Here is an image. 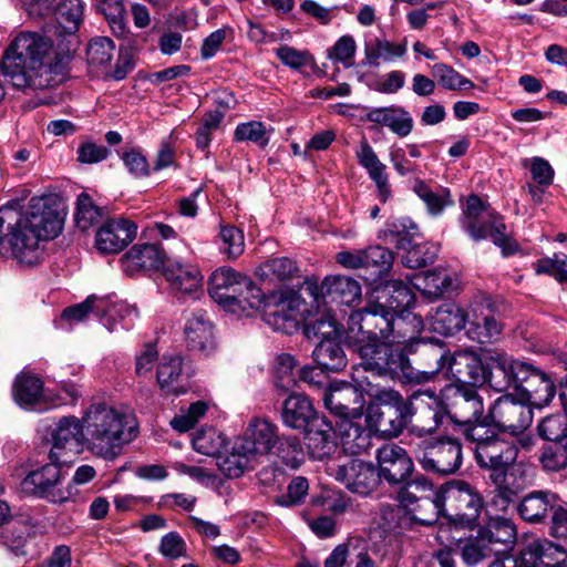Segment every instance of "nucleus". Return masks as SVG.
Returning <instances> with one entry per match:
<instances>
[{
    "label": "nucleus",
    "mask_w": 567,
    "mask_h": 567,
    "mask_svg": "<svg viewBox=\"0 0 567 567\" xmlns=\"http://www.w3.org/2000/svg\"><path fill=\"white\" fill-rule=\"evenodd\" d=\"M70 61V50L55 48L51 38L23 31L3 52L0 69L19 90H44L65 80Z\"/></svg>",
    "instance_id": "1"
},
{
    "label": "nucleus",
    "mask_w": 567,
    "mask_h": 567,
    "mask_svg": "<svg viewBox=\"0 0 567 567\" xmlns=\"http://www.w3.org/2000/svg\"><path fill=\"white\" fill-rule=\"evenodd\" d=\"M17 202L0 208V244L3 239V225L8 226V243L12 255L21 264L34 265L40 259V243L54 239L63 226V217L56 202L50 196L32 197L25 212L19 213Z\"/></svg>",
    "instance_id": "2"
},
{
    "label": "nucleus",
    "mask_w": 567,
    "mask_h": 567,
    "mask_svg": "<svg viewBox=\"0 0 567 567\" xmlns=\"http://www.w3.org/2000/svg\"><path fill=\"white\" fill-rule=\"evenodd\" d=\"M511 391H501L498 396V502L504 508L513 502L525 486L518 456V436L532 424L530 406Z\"/></svg>",
    "instance_id": "3"
},
{
    "label": "nucleus",
    "mask_w": 567,
    "mask_h": 567,
    "mask_svg": "<svg viewBox=\"0 0 567 567\" xmlns=\"http://www.w3.org/2000/svg\"><path fill=\"white\" fill-rule=\"evenodd\" d=\"M422 328L421 316H413V323L410 324L404 317L398 318L383 303L371 301L363 309L350 313L344 340L355 352L361 346L382 341L411 343L416 340Z\"/></svg>",
    "instance_id": "4"
},
{
    "label": "nucleus",
    "mask_w": 567,
    "mask_h": 567,
    "mask_svg": "<svg viewBox=\"0 0 567 567\" xmlns=\"http://www.w3.org/2000/svg\"><path fill=\"white\" fill-rule=\"evenodd\" d=\"M433 396L432 388L419 389L409 396L395 390H381L365 411V422L373 432L384 437H398L404 429L411 433V426L417 422L427 421L425 398Z\"/></svg>",
    "instance_id": "5"
},
{
    "label": "nucleus",
    "mask_w": 567,
    "mask_h": 567,
    "mask_svg": "<svg viewBox=\"0 0 567 567\" xmlns=\"http://www.w3.org/2000/svg\"><path fill=\"white\" fill-rule=\"evenodd\" d=\"M476 388L446 384L439 393L432 389L433 396L425 398V406H423L427 421L417 422L411 426L413 436L416 439L431 436L443 424L445 417L463 426L483 416L484 404Z\"/></svg>",
    "instance_id": "6"
},
{
    "label": "nucleus",
    "mask_w": 567,
    "mask_h": 567,
    "mask_svg": "<svg viewBox=\"0 0 567 567\" xmlns=\"http://www.w3.org/2000/svg\"><path fill=\"white\" fill-rule=\"evenodd\" d=\"M81 419L86 450L106 461H114L136 436L134 426L125 429L127 416L104 402L92 403Z\"/></svg>",
    "instance_id": "7"
},
{
    "label": "nucleus",
    "mask_w": 567,
    "mask_h": 567,
    "mask_svg": "<svg viewBox=\"0 0 567 567\" xmlns=\"http://www.w3.org/2000/svg\"><path fill=\"white\" fill-rule=\"evenodd\" d=\"M240 287V296L235 301V307L261 310L262 318L275 331L291 334L298 330L300 322V298L286 291H271L264 293L254 281L245 275Z\"/></svg>",
    "instance_id": "8"
},
{
    "label": "nucleus",
    "mask_w": 567,
    "mask_h": 567,
    "mask_svg": "<svg viewBox=\"0 0 567 567\" xmlns=\"http://www.w3.org/2000/svg\"><path fill=\"white\" fill-rule=\"evenodd\" d=\"M511 390L537 409L548 405L556 393L548 374L529 363L498 353V392Z\"/></svg>",
    "instance_id": "9"
},
{
    "label": "nucleus",
    "mask_w": 567,
    "mask_h": 567,
    "mask_svg": "<svg viewBox=\"0 0 567 567\" xmlns=\"http://www.w3.org/2000/svg\"><path fill=\"white\" fill-rule=\"evenodd\" d=\"M394 342L382 341L361 346L355 351L367 371L380 377H389L405 385L424 384L433 381V372L421 371L411 364L406 346H394Z\"/></svg>",
    "instance_id": "10"
},
{
    "label": "nucleus",
    "mask_w": 567,
    "mask_h": 567,
    "mask_svg": "<svg viewBox=\"0 0 567 567\" xmlns=\"http://www.w3.org/2000/svg\"><path fill=\"white\" fill-rule=\"evenodd\" d=\"M429 355L434 359V367L426 372H433V379L445 371L446 375L454 379L451 384L482 386L489 383L493 371L488 364L470 350H458L454 353L443 350L441 347L430 349Z\"/></svg>",
    "instance_id": "11"
},
{
    "label": "nucleus",
    "mask_w": 567,
    "mask_h": 567,
    "mask_svg": "<svg viewBox=\"0 0 567 567\" xmlns=\"http://www.w3.org/2000/svg\"><path fill=\"white\" fill-rule=\"evenodd\" d=\"M444 516L464 527L473 528L484 508V499L470 483L453 480L441 485Z\"/></svg>",
    "instance_id": "12"
},
{
    "label": "nucleus",
    "mask_w": 567,
    "mask_h": 567,
    "mask_svg": "<svg viewBox=\"0 0 567 567\" xmlns=\"http://www.w3.org/2000/svg\"><path fill=\"white\" fill-rule=\"evenodd\" d=\"M415 457L426 472L441 475L455 473L462 465V444L457 439L443 436L440 439H417Z\"/></svg>",
    "instance_id": "13"
},
{
    "label": "nucleus",
    "mask_w": 567,
    "mask_h": 567,
    "mask_svg": "<svg viewBox=\"0 0 567 567\" xmlns=\"http://www.w3.org/2000/svg\"><path fill=\"white\" fill-rule=\"evenodd\" d=\"M61 464L60 461L50 460L49 463L27 473L20 483L21 492L52 504L61 505L70 502L74 493L72 486L58 488L63 480Z\"/></svg>",
    "instance_id": "14"
},
{
    "label": "nucleus",
    "mask_w": 567,
    "mask_h": 567,
    "mask_svg": "<svg viewBox=\"0 0 567 567\" xmlns=\"http://www.w3.org/2000/svg\"><path fill=\"white\" fill-rule=\"evenodd\" d=\"M458 225L472 240L496 244V215L489 203L476 194L460 198Z\"/></svg>",
    "instance_id": "15"
},
{
    "label": "nucleus",
    "mask_w": 567,
    "mask_h": 567,
    "mask_svg": "<svg viewBox=\"0 0 567 567\" xmlns=\"http://www.w3.org/2000/svg\"><path fill=\"white\" fill-rule=\"evenodd\" d=\"M306 291L319 303L330 307H352L361 300L359 281L347 276L327 277L320 285L316 280H306Z\"/></svg>",
    "instance_id": "16"
},
{
    "label": "nucleus",
    "mask_w": 567,
    "mask_h": 567,
    "mask_svg": "<svg viewBox=\"0 0 567 567\" xmlns=\"http://www.w3.org/2000/svg\"><path fill=\"white\" fill-rule=\"evenodd\" d=\"M52 447L50 460L66 463L63 458L66 454H78L86 450V441L82 419L74 415L61 417L50 432Z\"/></svg>",
    "instance_id": "17"
},
{
    "label": "nucleus",
    "mask_w": 567,
    "mask_h": 567,
    "mask_svg": "<svg viewBox=\"0 0 567 567\" xmlns=\"http://www.w3.org/2000/svg\"><path fill=\"white\" fill-rule=\"evenodd\" d=\"M377 461L381 481L391 486H399L413 475V461L398 444L388 443L378 449Z\"/></svg>",
    "instance_id": "18"
},
{
    "label": "nucleus",
    "mask_w": 567,
    "mask_h": 567,
    "mask_svg": "<svg viewBox=\"0 0 567 567\" xmlns=\"http://www.w3.org/2000/svg\"><path fill=\"white\" fill-rule=\"evenodd\" d=\"M195 370L181 354H165L157 365L156 378L162 391L179 395L190 389Z\"/></svg>",
    "instance_id": "19"
},
{
    "label": "nucleus",
    "mask_w": 567,
    "mask_h": 567,
    "mask_svg": "<svg viewBox=\"0 0 567 567\" xmlns=\"http://www.w3.org/2000/svg\"><path fill=\"white\" fill-rule=\"evenodd\" d=\"M567 558L565 548L546 538L529 542L520 550V563L516 558H506L502 567H555Z\"/></svg>",
    "instance_id": "20"
},
{
    "label": "nucleus",
    "mask_w": 567,
    "mask_h": 567,
    "mask_svg": "<svg viewBox=\"0 0 567 567\" xmlns=\"http://www.w3.org/2000/svg\"><path fill=\"white\" fill-rule=\"evenodd\" d=\"M336 478L350 492L364 496L377 489L381 482L377 466L357 458L340 465L336 472Z\"/></svg>",
    "instance_id": "21"
},
{
    "label": "nucleus",
    "mask_w": 567,
    "mask_h": 567,
    "mask_svg": "<svg viewBox=\"0 0 567 567\" xmlns=\"http://www.w3.org/2000/svg\"><path fill=\"white\" fill-rule=\"evenodd\" d=\"M496 334L494 301L491 297L476 300L473 305V320L467 337L481 344V351L493 352Z\"/></svg>",
    "instance_id": "22"
},
{
    "label": "nucleus",
    "mask_w": 567,
    "mask_h": 567,
    "mask_svg": "<svg viewBox=\"0 0 567 567\" xmlns=\"http://www.w3.org/2000/svg\"><path fill=\"white\" fill-rule=\"evenodd\" d=\"M137 226L125 218L107 219L97 229L95 247L102 254H117L136 237Z\"/></svg>",
    "instance_id": "23"
},
{
    "label": "nucleus",
    "mask_w": 567,
    "mask_h": 567,
    "mask_svg": "<svg viewBox=\"0 0 567 567\" xmlns=\"http://www.w3.org/2000/svg\"><path fill=\"white\" fill-rule=\"evenodd\" d=\"M322 401L327 410L347 421L358 415L362 408L363 394L353 384L342 382L324 388Z\"/></svg>",
    "instance_id": "24"
},
{
    "label": "nucleus",
    "mask_w": 567,
    "mask_h": 567,
    "mask_svg": "<svg viewBox=\"0 0 567 567\" xmlns=\"http://www.w3.org/2000/svg\"><path fill=\"white\" fill-rule=\"evenodd\" d=\"M163 275L175 293L197 298L202 292L203 276L195 265L167 260L163 268Z\"/></svg>",
    "instance_id": "25"
},
{
    "label": "nucleus",
    "mask_w": 567,
    "mask_h": 567,
    "mask_svg": "<svg viewBox=\"0 0 567 567\" xmlns=\"http://www.w3.org/2000/svg\"><path fill=\"white\" fill-rule=\"evenodd\" d=\"M245 275L230 267H220L216 269L208 281V292L210 297L219 305L231 308L240 296V287L246 285L243 281Z\"/></svg>",
    "instance_id": "26"
},
{
    "label": "nucleus",
    "mask_w": 567,
    "mask_h": 567,
    "mask_svg": "<svg viewBox=\"0 0 567 567\" xmlns=\"http://www.w3.org/2000/svg\"><path fill=\"white\" fill-rule=\"evenodd\" d=\"M278 439L275 424L265 419H255L240 442V450L246 454L266 455L274 451Z\"/></svg>",
    "instance_id": "27"
},
{
    "label": "nucleus",
    "mask_w": 567,
    "mask_h": 567,
    "mask_svg": "<svg viewBox=\"0 0 567 567\" xmlns=\"http://www.w3.org/2000/svg\"><path fill=\"white\" fill-rule=\"evenodd\" d=\"M476 536L468 537L464 543H460L462 558L467 565H476L483 559L491 557L493 545L496 543L494 529H496V518L488 516L484 524H477Z\"/></svg>",
    "instance_id": "28"
},
{
    "label": "nucleus",
    "mask_w": 567,
    "mask_h": 567,
    "mask_svg": "<svg viewBox=\"0 0 567 567\" xmlns=\"http://www.w3.org/2000/svg\"><path fill=\"white\" fill-rule=\"evenodd\" d=\"M165 252L159 244H135L122 257L123 270L133 276L138 271L164 267Z\"/></svg>",
    "instance_id": "29"
},
{
    "label": "nucleus",
    "mask_w": 567,
    "mask_h": 567,
    "mask_svg": "<svg viewBox=\"0 0 567 567\" xmlns=\"http://www.w3.org/2000/svg\"><path fill=\"white\" fill-rule=\"evenodd\" d=\"M305 444L308 454L313 460H323L333 453L336 449L333 426L323 415L315 417L305 430Z\"/></svg>",
    "instance_id": "30"
},
{
    "label": "nucleus",
    "mask_w": 567,
    "mask_h": 567,
    "mask_svg": "<svg viewBox=\"0 0 567 567\" xmlns=\"http://www.w3.org/2000/svg\"><path fill=\"white\" fill-rule=\"evenodd\" d=\"M185 336L192 351H197L206 357L215 349L213 326L204 310H195L187 318Z\"/></svg>",
    "instance_id": "31"
},
{
    "label": "nucleus",
    "mask_w": 567,
    "mask_h": 567,
    "mask_svg": "<svg viewBox=\"0 0 567 567\" xmlns=\"http://www.w3.org/2000/svg\"><path fill=\"white\" fill-rule=\"evenodd\" d=\"M305 394L292 393L282 403L281 421L291 429L306 430L315 417H321Z\"/></svg>",
    "instance_id": "32"
},
{
    "label": "nucleus",
    "mask_w": 567,
    "mask_h": 567,
    "mask_svg": "<svg viewBox=\"0 0 567 567\" xmlns=\"http://www.w3.org/2000/svg\"><path fill=\"white\" fill-rule=\"evenodd\" d=\"M378 238L385 245H392L398 250L408 249L415 240L421 239L419 226L409 217L388 220L379 230Z\"/></svg>",
    "instance_id": "33"
},
{
    "label": "nucleus",
    "mask_w": 567,
    "mask_h": 567,
    "mask_svg": "<svg viewBox=\"0 0 567 567\" xmlns=\"http://www.w3.org/2000/svg\"><path fill=\"white\" fill-rule=\"evenodd\" d=\"M357 157L359 164L367 169L369 177L374 182L380 202L386 203L392 196L386 166L379 159L367 141L361 143Z\"/></svg>",
    "instance_id": "34"
},
{
    "label": "nucleus",
    "mask_w": 567,
    "mask_h": 567,
    "mask_svg": "<svg viewBox=\"0 0 567 567\" xmlns=\"http://www.w3.org/2000/svg\"><path fill=\"white\" fill-rule=\"evenodd\" d=\"M367 121L388 127L392 133L400 137L408 136L413 130V118L403 107L390 105L371 109L365 114Z\"/></svg>",
    "instance_id": "35"
},
{
    "label": "nucleus",
    "mask_w": 567,
    "mask_h": 567,
    "mask_svg": "<svg viewBox=\"0 0 567 567\" xmlns=\"http://www.w3.org/2000/svg\"><path fill=\"white\" fill-rule=\"evenodd\" d=\"M105 309L101 310L100 319L109 331L130 330L138 318L137 309L125 301L113 300L112 296L101 297Z\"/></svg>",
    "instance_id": "36"
},
{
    "label": "nucleus",
    "mask_w": 567,
    "mask_h": 567,
    "mask_svg": "<svg viewBox=\"0 0 567 567\" xmlns=\"http://www.w3.org/2000/svg\"><path fill=\"white\" fill-rule=\"evenodd\" d=\"M559 501L558 495L550 492H533L525 496L516 506L519 515L527 522L536 523L553 513Z\"/></svg>",
    "instance_id": "37"
},
{
    "label": "nucleus",
    "mask_w": 567,
    "mask_h": 567,
    "mask_svg": "<svg viewBox=\"0 0 567 567\" xmlns=\"http://www.w3.org/2000/svg\"><path fill=\"white\" fill-rule=\"evenodd\" d=\"M386 299L383 303L389 310L395 312L398 318H405V322L412 324L414 313L409 309L415 301L413 290L401 280H390L385 284Z\"/></svg>",
    "instance_id": "38"
},
{
    "label": "nucleus",
    "mask_w": 567,
    "mask_h": 567,
    "mask_svg": "<svg viewBox=\"0 0 567 567\" xmlns=\"http://www.w3.org/2000/svg\"><path fill=\"white\" fill-rule=\"evenodd\" d=\"M467 322V313L455 302H445L437 307L432 326L433 329L445 337L454 336Z\"/></svg>",
    "instance_id": "39"
},
{
    "label": "nucleus",
    "mask_w": 567,
    "mask_h": 567,
    "mask_svg": "<svg viewBox=\"0 0 567 567\" xmlns=\"http://www.w3.org/2000/svg\"><path fill=\"white\" fill-rule=\"evenodd\" d=\"M411 516L412 520L424 526L433 525L440 516H444V504L442 498V488L434 497H421L413 504L401 505Z\"/></svg>",
    "instance_id": "40"
},
{
    "label": "nucleus",
    "mask_w": 567,
    "mask_h": 567,
    "mask_svg": "<svg viewBox=\"0 0 567 567\" xmlns=\"http://www.w3.org/2000/svg\"><path fill=\"white\" fill-rule=\"evenodd\" d=\"M317 365L326 372H340L347 367V357L342 346L333 339L320 340L312 351Z\"/></svg>",
    "instance_id": "41"
},
{
    "label": "nucleus",
    "mask_w": 567,
    "mask_h": 567,
    "mask_svg": "<svg viewBox=\"0 0 567 567\" xmlns=\"http://www.w3.org/2000/svg\"><path fill=\"white\" fill-rule=\"evenodd\" d=\"M342 427L341 445L346 453L359 455L369 450L373 432L371 427H364L350 420L344 421Z\"/></svg>",
    "instance_id": "42"
},
{
    "label": "nucleus",
    "mask_w": 567,
    "mask_h": 567,
    "mask_svg": "<svg viewBox=\"0 0 567 567\" xmlns=\"http://www.w3.org/2000/svg\"><path fill=\"white\" fill-rule=\"evenodd\" d=\"M43 385L39 377L32 373H20L12 386L14 401L22 408L33 406L42 396Z\"/></svg>",
    "instance_id": "43"
},
{
    "label": "nucleus",
    "mask_w": 567,
    "mask_h": 567,
    "mask_svg": "<svg viewBox=\"0 0 567 567\" xmlns=\"http://www.w3.org/2000/svg\"><path fill=\"white\" fill-rule=\"evenodd\" d=\"M296 261L288 257H276L260 264L257 274L262 280L284 282L298 277Z\"/></svg>",
    "instance_id": "44"
},
{
    "label": "nucleus",
    "mask_w": 567,
    "mask_h": 567,
    "mask_svg": "<svg viewBox=\"0 0 567 567\" xmlns=\"http://www.w3.org/2000/svg\"><path fill=\"white\" fill-rule=\"evenodd\" d=\"M97 11L104 16L115 37L125 38L127 35V10L124 0H101Z\"/></svg>",
    "instance_id": "45"
},
{
    "label": "nucleus",
    "mask_w": 567,
    "mask_h": 567,
    "mask_svg": "<svg viewBox=\"0 0 567 567\" xmlns=\"http://www.w3.org/2000/svg\"><path fill=\"white\" fill-rule=\"evenodd\" d=\"M495 408L496 401L489 405L488 413L486 415L474 420L472 423L463 425V435L467 441L477 445L478 443H485V441H491L496 437V420L494 416Z\"/></svg>",
    "instance_id": "46"
},
{
    "label": "nucleus",
    "mask_w": 567,
    "mask_h": 567,
    "mask_svg": "<svg viewBox=\"0 0 567 567\" xmlns=\"http://www.w3.org/2000/svg\"><path fill=\"white\" fill-rule=\"evenodd\" d=\"M105 216V209L95 205L87 193H81L75 203L74 220L76 227L85 231L100 224Z\"/></svg>",
    "instance_id": "47"
},
{
    "label": "nucleus",
    "mask_w": 567,
    "mask_h": 567,
    "mask_svg": "<svg viewBox=\"0 0 567 567\" xmlns=\"http://www.w3.org/2000/svg\"><path fill=\"white\" fill-rule=\"evenodd\" d=\"M83 11L82 0H61L54 9V16L63 32L73 34L80 28Z\"/></svg>",
    "instance_id": "48"
},
{
    "label": "nucleus",
    "mask_w": 567,
    "mask_h": 567,
    "mask_svg": "<svg viewBox=\"0 0 567 567\" xmlns=\"http://www.w3.org/2000/svg\"><path fill=\"white\" fill-rule=\"evenodd\" d=\"M400 486L398 499L401 505L413 504V502L419 501L421 497H434V495L439 493V488L436 489L432 482L424 475H416L413 478L410 477L404 483H401Z\"/></svg>",
    "instance_id": "49"
},
{
    "label": "nucleus",
    "mask_w": 567,
    "mask_h": 567,
    "mask_svg": "<svg viewBox=\"0 0 567 567\" xmlns=\"http://www.w3.org/2000/svg\"><path fill=\"white\" fill-rule=\"evenodd\" d=\"M403 251L402 264L410 269H419L435 261L439 254V246L415 240L411 247H408V249Z\"/></svg>",
    "instance_id": "50"
},
{
    "label": "nucleus",
    "mask_w": 567,
    "mask_h": 567,
    "mask_svg": "<svg viewBox=\"0 0 567 567\" xmlns=\"http://www.w3.org/2000/svg\"><path fill=\"white\" fill-rule=\"evenodd\" d=\"M272 127L267 128L265 123L260 121H249L239 123L234 132L236 142H251L260 148H266L270 141Z\"/></svg>",
    "instance_id": "51"
},
{
    "label": "nucleus",
    "mask_w": 567,
    "mask_h": 567,
    "mask_svg": "<svg viewBox=\"0 0 567 567\" xmlns=\"http://www.w3.org/2000/svg\"><path fill=\"white\" fill-rule=\"evenodd\" d=\"M413 192L424 202L429 213L433 216L440 215L446 206L453 204L447 189H443L441 194L434 193L431 187L420 178L414 181Z\"/></svg>",
    "instance_id": "52"
},
{
    "label": "nucleus",
    "mask_w": 567,
    "mask_h": 567,
    "mask_svg": "<svg viewBox=\"0 0 567 567\" xmlns=\"http://www.w3.org/2000/svg\"><path fill=\"white\" fill-rule=\"evenodd\" d=\"M303 333L309 340L316 338L321 340L333 339L332 337L339 334V323L330 312L320 313L305 322Z\"/></svg>",
    "instance_id": "53"
},
{
    "label": "nucleus",
    "mask_w": 567,
    "mask_h": 567,
    "mask_svg": "<svg viewBox=\"0 0 567 567\" xmlns=\"http://www.w3.org/2000/svg\"><path fill=\"white\" fill-rule=\"evenodd\" d=\"M416 287L431 300H437L452 289L453 280L444 270L427 271Z\"/></svg>",
    "instance_id": "54"
},
{
    "label": "nucleus",
    "mask_w": 567,
    "mask_h": 567,
    "mask_svg": "<svg viewBox=\"0 0 567 567\" xmlns=\"http://www.w3.org/2000/svg\"><path fill=\"white\" fill-rule=\"evenodd\" d=\"M115 51L114 42L106 37L92 39L86 48V60L90 65L104 66L111 62Z\"/></svg>",
    "instance_id": "55"
},
{
    "label": "nucleus",
    "mask_w": 567,
    "mask_h": 567,
    "mask_svg": "<svg viewBox=\"0 0 567 567\" xmlns=\"http://www.w3.org/2000/svg\"><path fill=\"white\" fill-rule=\"evenodd\" d=\"M105 301L95 295L89 296L84 301L70 306L62 311V319L81 322L87 318L90 313H94L100 318L101 310L105 309Z\"/></svg>",
    "instance_id": "56"
},
{
    "label": "nucleus",
    "mask_w": 567,
    "mask_h": 567,
    "mask_svg": "<svg viewBox=\"0 0 567 567\" xmlns=\"http://www.w3.org/2000/svg\"><path fill=\"white\" fill-rule=\"evenodd\" d=\"M432 75L444 89L455 91L472 87L473 83L445 63H436L431 69Z\"/></svg>",
    "instance_id": "57"
},
{
    "label": "nucleus",
    "mask_w": 567,
    "mask_h": 567,
    "mask_svg": "<svg viewBox=\"0 0 567 567\" xmlns=\"http://www.w3.org/2000/svg\"><path fill=\"white\" fill-rule=\"evenodd\" d=\"M296 359L289 353H282L277 358V367L275 370V386L278 390L288 392L297 384L293 374Z\"/></svg>",
    "instance_id": "58"
},
{
    "label": "nucleus",
    "mask_w": 567,
    "mask_h": 567,
    "mask_svg": "<svg viewBox=\"0 0 567 567\" xmlns=\"http://www.w3.org/2000/svg\"><path fill=\"white\" fill-rule=\"evenodd\" d=\"M365 268H373L379 276H383L389 272L393 266L394 255L393 252L383 246L375 245L365 248Z\"/></svg>",
    "instance_id": "59"
},
{
    "label": "nucleus",
    "mask_w": 567,
    "mask_h": 567,
    "mask_svg": "<svg viewBox=\"0 0 567 567\" xmlns=\"http://www.w3.org/2000/svg\"><path fill=\"white\" fill-rule=\"evenodd\" d=\"M278 60L287 68L300 72L313 62L312 55L307 50H298L288 44H282L275 50Z\"/></svg>",
    "instance_id": "60"
},
{
    "label": "nucleus",
    "mask_w": 567,
    "mask_h": 567,
    "mask_svg": "<svg viewBox=\"0 0 567 567\" xmlns=\"http://www.w3.org/2000/svg\"><path fill=\"white\" fill-rule=\"evenodd\" d=\"M517 533L515 525L506 518L498 517V567H502L506 558H515L509 554L516 545Z\"/></svg>",
    "instance_id": "61"
},
{
    "label": "nucleus",
    "mask_w": 567,
    "mask_h": 567,
    "mask_svg": "<svg viewBox=\"0 0 567 567\" xmlns=\"http://www.w3.org/2000/svg\"><path fill=\"white\" fill-rule=\"evenodd\" d=\"M276 454L288 466H296L302 461L303 449L297 436H286L278 439L276 444Z\"/></svg>",
    "instance_id": "62"
},
{
    "label": "nucleus",
    "mask_w": 567,
    "mask_h": 567,
    "mask_svg": "<svg viewBox=\"0 0 567 567\" xmlns=\"http://www.w3.org/2000/svg\"><path fill=\"white\" fill-rule=\"evenodd\" d=\"M536 274H547L560 282L567 281V256L554 255V258H542L534 262Z\"/></svg>",
    "instance_id": "63"
},
{
    "label": "nucleus",
    "mask_w": 567,
    "mask_h": 567,
    "mask_svg": "<svg viewBox=\"0 0 567 567\" xmlns=\"http://www.w3.org/2000/svg\"><path fill=\"white\" fill-rule=\"evenodd\" d=\"M223 251L231 259L244 252L245 241L243 231L235 226H223L219 233Z\"/></svg>",
    "instance_id": "64"
}]
</instances>
